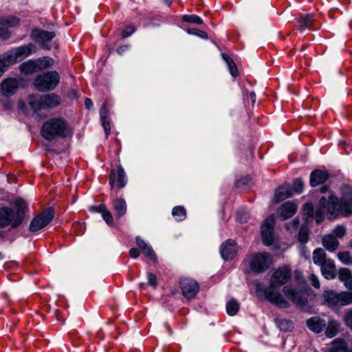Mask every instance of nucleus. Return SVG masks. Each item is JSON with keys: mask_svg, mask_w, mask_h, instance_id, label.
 <instances>
[{"mask_svg": "<svg viewBox=\"0 0 352 352\" xmlns=\"http://www.w3.org/2000/svg\"><path fill=\"white\" fill-rule=\"evenodd\" d=\"M302 210L307 217H314L318 223L324 221L326 214L336 216L341 212L344 217H349L352 214V188L345 186L342 188L340 203L337 197L329 195V199L325 197L320 198L316 210H314L311 203L304 204Z\"/></svg>", "mask_w": 352, "mask_h": 352, "instance_id": "1", "label": "nucleus"}, {"mask_svg": "<svg viewBox=\"0 0 352 352\" xmlns=\"http://www.w3.org/2000/svg\"><path fill=\"white\" fill-rule=\"evenodd\" d=\"M291 274V270L287 267L277 269L272 276L270 287L268 289H265V299L279 307H288L287 301L275 288L285 284L290 279Z\"/></svg>", "mask_w": 352, "mask_h": 352, "instance_id": "2", "label": "nucleus"}, {"mask_svg": "<svg viewBox=\"0 0 352 352\" xmlns=\"http://www.w3.org/2000/svg\"><path fill=\"white\" fill-rule=\"evenodd\" d=\"M16 209L9 207L0 208V228L10 226L12 228L19 227L24 218L27 208L26 203L21 199H17L14 201Z\"/></svg>", "mask_w": 352, "mask_h": 352, "instance_id": "3", "label": "nucleus"}, {"mask_svg": "<svg viewBox=\"0 0 352 352\" xmlns=\"http://www.w3.org/2000/svg\"><path fill=\"white\" fill-rule=\"evenodd\" d=\"M71 131L66 121L61 118H50L45 121L41 129V136L51 141L56 138H65L70 135Z\"/></svg>", "mask_w": 352, "mask_h": 352, "instance_id": "4", "label": "nucleus"}, {"mask_svg": "<svg viewBox=\"0 0 352 352\" xmlns=\"http://www.w3.org/2000/svg\"><path fill=\"white\" fill-rule=\"evenodd\" d=\"M241 265L244 274L258 275L264 272V253L252 252L245 256Z\"/></svg>", "mask_w": 352, "mask_h": 352, "instance_id": "5", "label": "nucleus"}, {"mask_svg": "<svg viewBox=\"0 0 352 352\" xmlns=\"http://www.w3.org/2000/svg\"><path fill=\"white\" fill-rule=\"evenodd\" d=\"M54 64L53 58L43 56L36 59H30L21 63L19 68L25 75H31L52 67Z\"/></svg>", "mask_w": 352, "mask_h": 352, "instance_id": "6", "label": "nucleus"}, {"mask_svg": "<svg viewBox=\"0 0 352 352\" xmlns=\"http://www.w3.org/2000/svg\"><path fill=\"white\" fill-rule=\"evenodd\" d=\"M60 76L56 71L48 72L38 75L34 80V86L41 91L53 90L59 83Z\"/></svg>", "mask_w": 352, "mask_h": 352, "instance_id": "7", "label": "nucleus"}, {"mask_svg": "<svg viewBox=\"0 0 352 352\" xmlns=\"http://www.w3.org/2000/svg\"><path fill=\"white\" fill-rule=\"evenodd\" d=\"M28 103L31 108L37 111L42 109H52L57 107L60 104V98L54 94H46L40 98L30 96Z\"/></svg>", "mask_w": 352, "mask_h": 352, "instance_id": "8", "label": "nucleus"}, {"mask_svg": "<svg viewBox=\"0 0 352 352\" xmlns=\"http://www.w3.org/2000/svg\"><path fill=\"white\" fill-rule=\"evenodd\" d=\"M275 214L270 215L265 219V246L274 252H278L282 245L278 234L274 231Z\"/></svg>", "mask_w": 352, "mask_h": 352, "instance_id": "9", "label": "nucleus"}, {"mask_svg": "<svg viewBox=\"0 0 352 352\" xmlns=\"http://www.w3.org/2000/svg\"><path fill=\"white\" fill-rule=\"evenodd\" d=\"M324 298L329 307L344 306L352 303V292L337 293L333 291H327Z\"/></svg>", "mask_w": 352, "mask_h": 352, "instance_id": "10", "label": "nucleus"}, {"mask_svg": "<svg viewBox=\"0 0 352 352\" xmlns=\"http://www.w3.org/2000/svg\"><path fill=\"white\" fill-rule=\"evenodd\" d=\"M55 36L56 34L54 32L43 30L39 28L32 30L30 34L31 39L38 43L45 50H50V42Z\"/></svg>", "mask_w": 352, "mask_h": 352, "instance_id": "11", "label": "nucleus"}, {"mask_svg": "<svg viewBox=\"0 0 352 352\" xmlns=\"http://www.w3.org/2000/svg\"><path fill=\"white\" fill-rule=\"evenodd\" d=\"M54 217V211L48 209L38 216L35 217L31 221L30 225V230L31 232H37L47 225L52 220Z\"/></svg>", "mask_w": 352, "mask_h": 352, "instance_id": "12", "label": "nucleus"}, {"mask_svg": "<svg viewBox=\"0 0 352 352\" xmlns=\"http://www.w3.org/2000/svg\"><path fill=\"white\" fill-rule=\"evenodd\" d=\"M283 293L294 303L298 306H305L308 303L307 293L305 290H296L291 286L283 287Z\"/></svg>", "mask_w": 352, "mask_h": 352, "instance_id": "13", "label": "nucleus"}, {"mask_svg": "<svg viewBox=\"0 0 352 352\" xmlns=\"http://www.w3.org/2000/svg\"><path fill=\"white\" fill-rule=\"evenodd\" d=\"M239 247L232 239H228L220 246V253L221 257L225 261L234 258L238 254Z\"/></svg>", "mask_w": 352, "mask_h": 352, "instance_id": "14", "label": "nucleus"}, {"mask_svg": "<svg viewBox=\"0 0 352 352\" xmlns=\"http://www.w3.org/2000/svg\"><path fill=\"white\" fill-rule=\"evenodd\" d=\"M180 285L182 294L186 298H193L199 289V287L197 281L192 278H181Z\"/></svg>", "mask_w": 352, "mask_h": 352, "instance_id": "15", "label": "nucleus"}, {"mask_svg": "<svg viewBox=\"0 0 352 352\" xmlns=\"http://www.w3.org/2000/svg\"><path fill=\"white\" fill-rule=\"evenodd\" d=\"M19 87V82L16 78H8L1 83V92L4 96L8 97L15 94Z\"/></svg>", "mask_w": 352, "mask_h": 352, "instance_id": "16", "label": "nucleus"}, {"mask_svg": "<svg viewBox=\"0 0 352 352\" xmlns=\"http://www.w3.org/2000/svg\"><path fill=\"white\" fill-rule=\"evenodd\" d=\"M298 206L292 202L287 201L280 206L277 210V214L283 218V220L291 218L296 212Z\"/></svg>", "mask_w": 352, "mask_h": 352, "instance_id": "17", "label": "nucleus"}, {"mask_svg": "<svg viewBox=\"0 0 352 352\" xmlns=\"http://www.w3.org/2000/svg\"><path fill=\"white\" fill-rule=\"evenodd\" d=\"M306 323L308 328L316 333L322 332L327 325L325 320L318 316L309 318Z\"/></svg>", "mask_w": 352, "mask_h": 352, "instance_id": "18", "label": "nucleus"}, {"mask_svg": "<svg viewBox=\"0 0 352 352\" xmlns=\"http://www.w3.org/2000/svg\"><path fill=\"white\" fill-rule=\"evenodd\" d=\"M136 243L139 248L142 250V252L148 258L153 261H157V256L153 251L152 247L147 243H146L141 237H136Z\"/></svg>", "mask_w": 352, "mask_h": 352, "instance_id": "19", "label": "nucleus"}, {"mask_svg": "<svg viewBox=\"0 0 352 352\" xmlns=\"http://www.w3.org/2000/svg\"><path fill=\"white\" fill-rule=\"evenodd\" d=\"M293 195L292 189L289 184L278 187L274 195V201L278 203Z\"/></svg>", "mask_w": 352, "mask_h": 352, "instance_id": "20", "label": "nucleus"}, {"mask_svg": "<svg viewBox=\"0 0 352 352\" xmlns=\"http://www.w3.org/2000/svg\"><path fill=\"white\" fill-rule=\"evenodd\" d=\"M329 178V174L322 170H315L312 171L310 175V185L316 187L325 182Z\"/></svg>", "mask_w": 352, "mask_h": 352, "instance_id": "21", "label": "nucleus"}, {"mask_svg": "<svg viewBox=\"0 0 352 352\" xmlns=\"http://www.w3.org/2000/svg\"><path fill=\"white\" fill-rule=\"evenodd\" d=\"M315 19L311 14H301L296 19V27L300 31H303L306 28H311L315 23Z\"/></svg>", "mask_w": 352, "mask_h": 352, "instance_id": "22", "label": "nucleus"}, {"mask_svg": "<svg viewBox=\"0 0 352 352\" xmlns=\"http://www.w3.org/2000/svg\"><path fill=\"white\" fill-rule=\"evenodd\" d=\"M321 272L324 278H334L336 275V269L334 261L332 259L328 260L320 265Z\"/></svg>", "mask_w": 352, "mask_h": 352, "instance_id": "23", "label": "nucleus"}, {"mask_svg": "<svg viewBox=\"0 0 352 352\" xmlns=\"http://www.w3.org/2000/svg\"><path fill=\"white\" fill-rule=\"evenodd\" d=\"M100 117L103 128L107 135L111 131L110 118L109 110L107 109V102L105 101L100 110Z\"/></svg>", "mask_w": 352, "mask_h": 352, "instance_id": "24", "label": "nucleus"}, {"mask_svg": "<svg viewBox=\"0 0 352 352\" xmlns=\"http://www.w3.org/2000/svg\"><path fill=\"white\" fill-rule=\"evenodd\" d=\"M322 242L325 249L330 252L336 251L340 245L336 237L332 234L325 235L322 238Z\"/></svg>", "mask_w": 352, "mask_h": 352, "instance_id": "25", "label": "nucleus"}, {"mask_svg": "<svg viewBox=\"0 0 352 352\" xmlns=\"http://www.w3.org/2000/svg\"><path fill=\"white\" fill-rule=\"evenodd\" d=\"M34 48L35 47L32 43H29L14 48V50L19 60H21L31 55Z\"/></svg>", "mask_w": 352, "mask_h": 352, "instance_id": "26", "label": "nucleus"}, {"mask_svg": "<svg viewBox=\"0 0 352 352\" xmlns=\"http://www.w3.org/2000/svg\"><path fill=\"white\" fill-rule=\"evenodd\" d=\"M338 278L341 282L344 283L346 288L352 289V273L349 268L340 269Z\"/></svg>", "mask_w": 352, "mask_h": 352, "instance_id": "27", "label": "nucleus"}, {"mask_svg": "<svg viewBox=\"0 0 352 352\" xmlns=\"http://www.w3.org/2000/svg\"><path fill=\"white\" fill-rule=\"evenodd\" d=\"M0 60L6 67H8L12 65L15 64L19 60V59L16 56V54H15L14 49H12L0 56Z\"/></svg>", "mask_w": 352, "mask_h": 352, "instance_id": "28", "label": "nucleus"}, {"mask_svg": "<svg viewBox=\"0 0 352 352\" xmlns=\"http://www.w3.org/2000/svg\"><path fill=\"white\" fill-rule=\"evenodd\" d=\"M113 210L118 218L124 216L126 212V203L123 199H117L113 202Z\"/></svg>", "mask_w": 352, "mask_h": 352, "instance_id": "29", "label": "nucleus"}, {"mask_svg": "<svg viewBox=\"0 0 352 352\" xmlns=\"http://www.w3.org/2000/svg\"><path fill=\"white\" fill-rule=\"evenodd\" d=\"M326 331L325 334L328 338H333L336 336L338 333L340 324V323L335 320H331L329 321L328 324L326 325Z\"/></svg>", "mask_w": 352, "mask_h": 352, "instance_id": "30", "label": "nucleus"}, {"mask_svg": "<svg viewBox=\"0 0 352 352\" xmlns=\"http://www.w3.org/2000/svg\"><path fill=\"white\" fill-rule=\"evenodd\" d=\"M251 292L260 300L264 298V286L261 282L253 281L251 283Z\"/></svg>", "mask_w": 352, "mask_h": 352, "instance_id": "31", "label": "nucleus"}, {"mask_svg": "<svg viewBox=\"0 0 352 352\" xmlns=\"http://www.w3.org/2000/svg\"><path fill=\"white\" fill-rule=\"evenodd\" d=\"M328 260L327 254L322 248H317L313 252V261L315 264L320 266Z\"/></svg>", "mask_w": 352, "mask_h": 352, "instance_id": "32", "label": "nucleus"}, {"mask_svg": "<svg viewBox=\"0 0 352 352\" xmlns=\"http://www.w3.org/2000/svg\"><path fill=\"white\" fill-rule=\"evenodd\" d=\"M346 342L340 338H336L332 342L329 352H346Z\"/></svg>", "mask_w": 352, "mask_h": 352, "instance_id": "33", "label": "nucleus"}, {"mask_svg": "<svg viewBox=\"0 0 352 352\" xmlns=\"http://www.w3.org/2000/svg\"><path fill=\"white\" fill-rule=\"evenodd\" d=\"M221 56L223 60L227 63L230 74L234 77L239 76L238 68L233 60L226 54H222Z\"/></svg>", "mask_w": 352, "mask_h": 352, "instance_id": "34", "label": "nucleus"}, {"mask_svg": "<svg viewBox=\"0 0 352 352\" xmlns=\"http://www.w3.org/2000/svg\"><path fill=\"white\" fill-rule=\"evenodd\" d=\"M19 20L18 18L13 16H8L6 17H0V26L12 28L19 24Z\"/></svg>", "mask_w": 352, "mask_h": 352, "instance_id": "35", "label": "nucleus"}, {"mask_svg": "<svg viewBox=\"0 0 352 352\" xmlns=\"http://www.w3.org/2000/svg\"><path fill=\"white\" fill-rule=\"evenodd\" d=\"M239 309V302L234 298L230 300L226 305V312L229 316H233L236 314Z\"/></svg>", "mask_w": 352, "mask_h": 352, "instance_id": "36", "label": "nucleus"}, {"mask_svg": "<svg viewBox=\"0 0 352 352\" xmlns=\"http://www.w3.org/2000/svg\"><path fill=\"white\" fill-rule=\"evenodd\" d=\"M172 215L177 221H183L186 217V211L183 206H175L172 210Z\"/></svg>", "mask_w": 352, "mask_h": 352, "instance_id": "37", "label": "nucleus"}, {"mask_svg": "<svg viewBox=\"0 0 352 352\" xmlns=\"http://www.w3.org/2000/svg\"><path fill=\"white\" fill-rule=\"evenodd\" d=\"M117 180H118V186L120 188H122L125 186L127 183V179L126 173L121 166L118 167V174H117Z\"/></svg>", "mask_w": 352, "mask_h": 352, "instance_id": "38", "label": "nucleus"}, {"mask_svg": "<svg viewBox=\"0 0 352 352\" xmlns=\"http://www.w3.org/2000/svg\"><path fill=\"white\" fill-rule=\"evenodd\" d=\"M99 213H101L103 219L110 226L113 225V219L111 212L107 209L106 206H101L99 208Z\"/></svg>", "mask_w": 352, "mask_h": 352, "instance_id": "39", "label": "nucleus"}, {"mask_svg": "<svg viewBox=\"0 0 352 352\" xmlns=\"http://www.w3.org/2000/svg\"><path fill=\"white\" fill-rule=\"evenodd\" d=\"M182 20L184 22L201 25L203 23V20L197 15L195 14H186L182 16Z\"/></svg>", "mask_w": 352, "mask_h": 352, "instance_id": "40", "label": "nucleus"}, {"mask_svg": "<svg viewBox=\"0 0 352 352\" xmlns=\"http://www.w3.org/2000/svg\"><path fill=\"white\" fill-rule=\"evenodd\" d=\"M338 257L342 263L345 265H352V256L349 252H339Z\"/></svg>", "mask_w": 352, "mask_h": 352, "instance_id": "41", "label": "nucleus"}, {"mask_svg": "<svg viewBox=\"0 0 352 352\" xmlns=\"http://www.w3.org/2000/svg\"><path fill=\"white\" fill-rule=\"evenodd\" d=\"M278 326L279 329L283 331H289L294 328L292 322L285 319L278 320Z\"/></svg>", "mask_w": 352, "mask_h": 352, "instance_id": "42", "label": "nucleus"}, {"mask_svg": "<svg viewBox=\"0 0 352 352\" xmlns=\"http://www.w3.org/2000/svg\"><path fill=\"white\" fill-rule=\"evenodd\" d=\"M298 241L301 243H306L309 240V230L307 227H301L298 233Z\"/></svg>", "mask_w": 352, "mask_h": 352, "instance_id": "43", "label": "nucleus"}, {"mask_svg": "<svg viewBox=\"0 0 352 352\" xmlns=\"http://www.w3.org/2000/svg\"><path fill=\"white\" fill-rule=\"evenodd\" d=\"M342 320L344 324L352 330V309H348L345 311Z\"/></svg>", "mask_w": 352, "mask_h": 352, "instance_id": "44", "label": "nucleus"}, {"mask_svg": "<svg viewBox=\"0 0 352 352\" xmlns=\"http://www.w3.org/2000/svg\"><path fill=\"white\" fill-rule=\"evenodd\" d=\"M304 182L301 178L296 179L293 182L292 191H295L297 193H301L303 190Z\"/></svg>", "mask_w": 352, "mask_h": 352, "instance_id": "45", "label": "nucleus"}, {"mask_svg": "<svg viewBox=\"0 0 352 352\" xmlns=\"http://www.w3.org/2000/svg\"><path fill=\"white\" fill-rule=\"evenodd\" d=\"M333 234L336 239H342L346 234V228L343 226H338L333 231Z\"/></svg>", "mask_w": 352, "mask_h": 352, "instance_id": "46", "label": "nucleus"}, {"mask_svg": "<svg viewBox=\"0 0 352 352\" xmlns=\"http://www.w3.org/2000/svg\"><path fill=\"white\" fill-rule=\"evenodd\" d=\"M135 31V28L134 26H132V25L126 26L122 32V37L127 38L129 36H131Z\"/></svg>", "mask_w": 352, "mask_h": 352, "instance_id": "47", "label": "nucleus"}, {"mask_svg": "<svg viewBox=\"0 0 352 352\" xmlns=\"http://www.w3.org/2000/svg\"><path fill=\"white\" fill-rule=\"evenodd\" d=\"M10 35L11 32L8 30V28L0 26V39L7 40L10 38Z\"/></svg>", "mask_w": 352, "mask_h": 352, "instance_id": "48", "label": "nucleus"}, {"mask_svg": "<svg viewBox=\"0 0 352 352\" xmlns=\"http://www.w3.org/2000/svg\"><path fill=\"white\" fill-rule=\"evenodd\" d=\"M188 32L190 34H195L204 39H207L208 38L206 32H205L204 31H200L199 30H196V29L188 30Z\"/></svg>", "mask_w": 352, "mask_h": 352, "instance_id": "49", "label": "nucleus"}, {"mask_svg": "<svg viewBox=\"0 0 352 352\" xmlns=\"http://www.w3.org/2000/svg\"><path fill=\"white\" fill-rule=\"evenodd\" d=\"M308 279L310 281L312 286H314L315 288H317V289L320 288L319 280L315 274H310L309 276L308 277Z\"/></svg>", "mask_w": 352, "mask_h": 352, "instance_id": "50", "label": "nucleus"}, {"mask_svg": "<svg viewBox=\"0 0 352 352\" xmlns=\"http://www.w3.org/2000/svg\"><path fill=\"white\" fill-rule=\"evenodd\" d=\"M148 282L153 287H156L157 285V277L152 273L147 274Z\"/></svg>", "mask_w": 352, "mask_h": 352, "instance_id": "51", "label": "nucleus"}, {"mask_svg": "<svg viewBox=\"0 0 352 352\" xmlns=\"http://www.w3.org/2000/svg\"><path fill=\"white\" fill-rule=\"evenodd\" d=\"M236 220L239 222V223H245L247 222L248 221V216L246 214H241L240 212H238L236 214Z\"/></svg>", "mask_w": 352, "mask_h": 352, "instance_id": "52", "label": "nucleus"}, {"mask_svg": "<svg viewBox=\"0 0 352 352\" xmlns=\"http://www.w3.org/2000/svg\"><path fill=\"white\" fill-rule=\"evenodd\" d=\"M129 254H130V256L133 258H136L139 256L140 255V252L138 249L136 248H131L130 250H129Z\"/></svg>", "mask_w": 352, "mask_h": 352, "instance_id": "53", "label": "nucleus"}, {"mask_svg": "<svg viewBox=\"0 0 352 352\" xmlns=\"http://www.w3.org/2000/svg\"><path fill=\"white\" fill-rule=\"evenodd\" d=\"M320 191L322 194H327V196H324L327 198V199H329V195H332V193L329 191V187L327 186H326V185L322 186L320 188Z\"/></svg>", "mask_w": 352, "mask_h": 352, "instance_id": "54", "label": "nucleus"}, {"mask_svg": "<svg viewBox=\"0 0 352 352\" xmlns=\"http://www.w3.org/2000/svg\"><path fill=\"white\" fill-rule=\"evenodd\" d=\"M85 105L87 109H89L93 106L92 100L90 98H85Z\"/></svg>", "mask_w": 352, "mask_h": 352, "instance_id": "55", "label": "nucleus"}, {"mask_svg": "<svg viewBox=\"0 0 352 352\" xmlns=\"http://www.w3.org/2000/svg\"><path fill=\"white\" fill-rule=\"evenodd\" d=\"M292 227L295 229L298 228L300 225V220L298 218H295L292 221Z\"/></svg>", "mask_w": 352, "mask_h": 352, "instance_id": "56", "label": "nucleus"}, {"mask_svg": "<svg viewBox=\"0 0 352 352\" xmlns=\"http://www.w3.org/2000/svg\"><path fill=\"white\" fill-rule=\"evenodd\" d=\"M115 177H116V175L114 173L113 171H111V174H110V177H109V184L110 185L112 186L113 184H114V182H115Z\"/></svg>", "mask_w": 352, "mask_h": 352, "instance_id": "57", "label": "nucleus"}, {"mask_svg": "<svg viewBox=\"0 0 352 352\" xmlns=\"http://www.w3.org/2000/svg\"><path fill=\"white\" fill-rule=\"evenodd\" d=\"M101 206H105L104 204H100L98 206H91L89 208L90 210L95 212H99V208Z\"/></svg>", "mask_w": 352, "mask_h": 352, "instance_id": "58", "label": "nucleus"}, {"mask_svg": "<svg viewBox=\"0 0 352 352\" xmlns=\"http://www.w3.org/2000/svg\"><path fill=\"white\" fill-rule=\"evenodd\" d=\"M128 47V45L121 46L117 50V52L120 54H122L126 50H127Z\"/></svg>", "mask_w": 352, "mask_h": 352, "instance_id": "59", "label": "nucleus"}, {"mask_svg": "<svg viewBox=\"0 0 352 352\" xmlns=\"http://www.w3.org/2000/svg\"><path fill=\"white\" fill-rule=\"evenodd\" d=\"M6 68L7 67L4 65V64L0 60V77L5 72Z\"/></svg>", "mask_w": 352, "mask_h": 352, "instance_id": "60", "label": "nucleus"}, {"mask_svg": "<svg viewBox=\"0 0 352 352\" xmlns=\"http://www.w3.org/2000/svg\"><path fill=\"white\" fill-rule=\"evenodd\" d=\"M261 236L262 240L264 241V222L261 225Z\"/></svg>", "mask_w": 352, "mask_h": 352, "instance_id": "61", "label": "nucleus"}, {"mask_svg": "<svg viewBox=\"0 0 352 352\" xmlns=\"http://www.w3.org/2000/svg\"><path fill=\"white\" fill-rule=\"evenodd\" d=\"M245 179H242L239 180V181L236 182V186H238V187H239V186H241V184H245Z\"/></svg>", "mask_w": 352, "mask_h": 352, "instance_id": "62", "label": "nucleus"}, {"mask_svg": "<svg viewBox=\"0 0 352 352\" xmlns=\"http://www.w3.org/2000/svg\"><path fill=\"white\" fill-rule=\"evenodd\" d=\"M250 97L252 98V102H255V99H256V95L254 92H252L250 94Z\"/></svg>", "mask_w": 352, "mask_h": 352, "instance_id": "63", "label": "nucleus"}, {"mask_svg": "<svg viewBox=\"0 0 352 352\" xmlns=\"http://www.w3.org/2000/svg\"><path fill=\"white\" fill-rule=\"evenodd\" d=\"M265 263H266L268 261V255H267L266 254H265Z\"/></svg>", "mask_w": 352, "mask_h": 352, "instance_id": "64", "label": "nucleus"}]
</instances>
